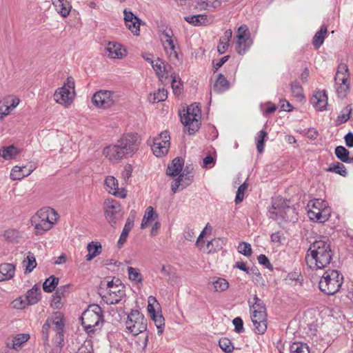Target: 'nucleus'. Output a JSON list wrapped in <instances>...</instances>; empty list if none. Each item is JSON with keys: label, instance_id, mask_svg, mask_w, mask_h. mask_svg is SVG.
I'll use <instances>...</instances> for the list:
<instances>
[{"label": "nucleus", "instance_id": "nucleus-1", "mask_svg": "<svg viewBox=\"0 0 353 353\" xmlns=\"http://www.w3.org/2000/svg\"><path fill=\"white\" fill-rule=\"evenodd\" d=\"M141 141L137 133L124 134L115 144L105 147L103 154L110 161L127 159L138 151Z\"/></svg>", "mask_w": 353, "mask_h": 353}, {"label": "nucleus", "instance_id": "nucleus-2", "mask_svg": "<svg viewBox=\"0 0 353 353\" xmlns=\"http://www.w3.org/2000/svg\"><path fill=\"white\" fill-rule=\"evenodd\" d=\"M333 252L330 244L319 240L312 243L307 252L305 260L311 269H323L329 265L332 259Z\"/></svg>", "mask_w": 353, "mask_h": 353}, {"label": "nucleus", "instance_id": "nucleus-3", "mask_svg": "<svg viewBox=\"0 0 353 353\" xmlns=\"http://www.w3.org/2000/svg\"><path fill=\"white\" fill-rule=\"evenodd\" d=\"M268 212L269 217L277 221L279 225L285 223H294L299 219L296 208L289 205L288 201L281 196L272 198Z\"/></svg>", "mask_w": 353, "mask_h": 353}, {"label": "nucleus", "instance_id": "nucleus-4", "mask_svg": "<svg viewBox=\"0 0 353 353\" xmlns=\"http://www.w3.org/2000/svg\"><path fill=\"white\" fill-rule=\"evenodd\" d=\"M343 283V276L336 270H326L319 283V290L326 295L338 292Z\"/></svg>", "mask_w": 353, "mask_h": 353}, {"label": "nucleus", "instance_id": "nucleus-5", "mask_svg": "<svg viewBox=\"0 0 353 353\" xmlns=\"http://www.w3.org/2000/svg\"><path fill=\"white\" fill-rule=\"evenodd\" d=\"M81 325L87 333H94L99 323L103 321L101 307L97 304H91L81 316Z\"/></svg>", "mask_w": 353, "mask_h": 353}, {"label": "nucleus", "instance_id": "nucleus-6", "mask_svg": "<svg viewBox=\"0 0 353 353\" xmlns=\"http://www.w3.org/2000/svg\"><path fill=\"white\" fill-rule=\"evenodd\" d=\"M179 116L189 134H194L199 129L201 109L196 103L191 104L185 110L180 112Z\"/></svg>", "mask_w": 353, "mask_h": 353}, {"label": "nucleus", "instance_id": "nucleus-7", "mask_svg": "<svg viewBox=\"0 0 353 353\" xmlns=\"http://www.w3.org/2000/svg\"><path fill=\"white\" fill-rule=\"evenodd\" d=\"M74 94V80L72 77H69L63 85L56 90L54 97L57 103L68 107L72 102Z\"/></svg>", "mask_w": 353, "mask_h": 353}, {"label": "nucleus", "instance_id": "nucleus-8", "mask_svg": "<svg viewBox=\"0 0 353 353\" xmlns=\"http://www.w3.org/2000/svg\"><path fill=\"white\" fill-rule=\"evenodd\" d=\"M146 321L143 314L139 310H132L128 316V319L125 322L126 328L131 334L136 336L146 330Z\"/></svg>", "mask_w": 353, "mask_h": 353}, {"label": "nucleus", "instance_id": "nucleus-9", "mask_svg": "<svg viewBox=\"0 0 353 353\" xmlns=\"http://www.w3.org/2000/svg\"><path fill=\"white\" fill-rule=\"evenodd\" d=\"M105 217L112 227H114L123 218V212L120 203L116 200L105 201Z\"/></svg>", "mask_w": 353, "mask_h": 353}, {"label": "nucleus", "instance_id": "nucleus-10", "mask_svg": "<svg viewBox=\"0 0 353 353\" xmlns=\"http://www.w3.org/2000/svg\"><path fill=\"white\" fill-rule=\"evenodd\" d=\"M118 98L114 92L101 90L94 93L92 101L98 108H108L118 101Z\"/></svg>", "mask_w": 353, "mask_h": 353}, {"label": "nucleus", "instance_id": "nucleus-11", "mask_svg": "<svg viewBox=\"0 0 353 353\" xmlns=\"http://www.w3.org/2000/svg\"><path fill=\"white\" fill-rule=\"evenodd\" d=\"M170 139L167 131L162 132L159 137L154 139L152 150L156 157H161L168 153L170 145Z\"/></svg>", "mask_w": 353, "mask_h": 353}, {"label": "nucleus", "instance_id": "nucleus-12", "mask_svg": "<svg viewBox=\"0 0 353 353\" xmlns=\"http://www.w3.org/2000/svg\"><path fill=\"white\" fill-rule=\"evenodd\" d=\"M236 37V50L238 54H243L252 44L250 34L246 26L239 28Z\"/></svg>", "mask_w": 353, "mask_h": 353}, {"label": "nucleus", "instance_id": "nucleus-13", "mask_svg": "<svg viewBox=\"0 0 353 353\" xmlns=\"http://www.w3.org/2000/svg\"><path fill=\"white\" fill-rule=\"evenodd\" d=\"M250 317L254 332L256 334H263L265 333V310H252Z\"/></svg>", "mask_w": 353, "mask_h": 353}, {"label": "nucleus", "instance_id": "nucleus-14", "mask_svg": "<svg viewBox=\"0 0 353 353\" xmlns=\"http://www.w3.org/2000/svg\"><path fill=\"white\" fill-rule=\"evenodd\" d=\"M118 288L109 290L108 296L102 295L101 293H99V295L107 304L113 305L119 303L125 295V293L123 285H120Z\"/></svg>", "mask_w": 353, "mask_h": 353}, {"label": "nucleus", "instance_id": "nucleus-15", "mask_svg": "<svg viewBox=\"0 0 353 353\" xmlns=\"http://www.w3.org/2000/svg\"><path fill=\"white\" fill-rule=\"evenodd\" d=\"M123 13L126 27L132 33L138 35L140 31L141 20L130 11L125 10Z\"/></svg>", "mask_w": 353, "mask_h": 353}, {"label": "nucleus", "instance_id": "nucleus-16", "mask_svg": "<svg viewBox=\"0 0 353 353\" xmlns=\"http://www.w3.org/2000/svg\"><path fill=\"white\" fill-rule=\"evenodd\" d=\"M105 184L109 188L108 192L113 195L124 199L126 197V191L124 188H119L117 179L112 176H108L105 178Z\"/></svg>", "mask_w": 353, "mask_h": 353}, {"label": "nucleus", "instance_id": "nucleus-17", "mask_svg": "<svg viewBox=\"0 0 353 353\" xmlns=\"http://www.w3.org/2000/svg\"><path fill=\"white\" fill-rule=\"evenodd\" d=\"M310 102L318 111L326 110L327 105V96L325 90H319L310 99Z\"/></svg>", "mask_w": 353, "mask_h": 353}, {"label": "nucleus", "instance_id": "nucleus-18", "mask_svg": "<svg viewBox=\"0 0 353 353\" xmlns=\"http://www.w3.org/2000/svg\"><path fill=\"white\" fill-rule=\"evenodd\" d=\"M108 56L112 59H121L125 55L126 50L119 43L110 41L105 47Z\"/></svg>", "mask_w": 353, "mask_h": 353}, {"label": "nucleus", "instance_id": "nucleus-19", "mask_svg": "<svg viewBox=\"0 0 353 353\" xmlns=\"http://www.w3.org/2000/svg\"><path fill=\"white\" fill-rule=\"evenodd\" d=\"M184 160L180 157L174 159L166 170V174L171 176L179 175L183 170Z\"/></svg>", "mask_w": 353, "mask_h": 353}, {"label": "nucleus", "instance_id": "nucleus-20", "mask_svg": "<svg viewBox=\"0 0 353 353\" xmlns=\"http://www.w3.org/2000/svg\"><path fill=\"white\" fill-rule=\"evenodd\" d=\"M52 2L57 12L63 17H66L69 15L72 8L69 1L67 0H52Z\"/></svg>", "mask_w": 353, "mask_h": 353}, {"label": "nucleus", "instance_id": "nucleus-21", "mask_svg": "<svg viewBox=\"0 0 353 353\" xmlns=\"http://www.w3.org/2000/svg\"><path fill=\"white\" fill-rule=\"evenodd\" d=\"M230 88V83L221 73L217 75L216 79L213 85L214 92L222 93Z\"/></svg>", "mask_w": 353, "mask_h": 353}, {"label": "nucleus", "instance_id": "nucleus-22", "mask_svg": "<svg viewBox=\"0 0 353 353\" xmlns=\"http://www.w3.org/2000/svg\"><path fill=\"white\" fill-rule=\"evenodd\" d=\"M26 168V166H14L10 172L11 179L13 181L21 180L25 176H29L33 172L32 168L25 170Z\"/></svg>", "mask_w": 353, "mask_h": 353}, {"label": "nucleus", "instance_id": "nucleus-23", "mask_svg": "<svg viewBox=\"0 0 353 353\" xmlns=\"http://www.w3.org/2000/svg\"><path fill=\"white\" fill-rule=\"evenodd\" d=\"M15 267L11 263H3L0 265V281L9 280L14 276Z\"/></svg>", "mask_w": 353, "mask_h": 353}, {"label": "nucleus", "instance_id": "nucleus-24", "mask_svg": "<svg viewBox=\"0 0 353 353\" xmlns=\"http://www.w3.org/2000/svg\"><path fill=\"white\" fill-rule=\"evenodd\" d=\"M327 34V27L325 25H322L312 39V44L316 49H319L323 45Z\"/></svg>", "mask_w": 353, "mask_h": 353}, {"label": "nucleus", "instance_id": "nucleus-25", "mask_svg": "<svg viewBox=\"0 0 353 353\" xmlns=\"http://www.w3.org/2000/svg\"><path fill=\"white\" fill-rule=\"evenodd\" d=\"M20 153V150L14 145L0 149V157L6 160L13 159Z\"/></svg>", "mask_w": 353, "mask_h": 353}, {"label": "nucleus", "instance_id": "nucleus-26", "mask_svg": "<svg viewBox=\"0 0 353 353\" xmlns=\"http://www.w3.org/2000/svg\"><path fill=\"white\" fill-rule=\"evenodd\" d=\"M41 299L40 288L34 285L27 292L26 299L29 305L36 304Z\"/></svg>", "mask_w": 353, "mask_h": 353}, {"label": "nucleus", "instance_id": "nucleus-27", "mask_svg": "<svg viewBox=\"0 0 353 353\" xmlns=\"http://www.w3.org/2000/svg\"><path fill=\"white\" fill-rule=\"evenodd\" d=\"M87 250L88 254L86 255L85 259L87 261H91L101 253L102 248L99 242L91 241L88 244Z\"/></svg>", "mask_w": 353, "mask_h": 353}, {"label": "nucleus", "instance_id": "nucleus-28", "mask_svg": "<svg viewBox=\"0 0 353 353\" xmlns=\"http://www.w3.org/2000/svg\"><path fill=\"white\" fill-rule=\"evenodd\" d=\"M223 241L220 239H213L208 241L203 251L212 254L220 251L223 248Z\"/></svg>", "mask_w": 353, "mask_h": 353}, {"label": "nucleus", "instance_id": "nucleus-29", "mask_svg": "<svg viewBox=\"0 0 353 353\" xmlns=\"http://www.w3.org/2000/svg\"><path fill=\"white\" fill-rule=\"evenodd\" d=\"M152 66L159 79L168 77L167 65L162 59H158Z\"/></svg>", "mask_w": 353, "mask_h": 353}, {"label": "nucleus", "instance_id": "nucleus-30", "mask_svg": "<svg viewBox=\"0 0 353 353\" xmlns=\"http://www.w3.org/2000/svg\"><path fill=\"white\" fill-rule=\"evenodd\" d=\"M232 35V31L228 29L225 31L223 36L219 39V43L217 47V50L219 54H223L228 49L229 46L228 43Z\"/></svg>", "mask_w": 353, "mask_h": 353}, {"label": "nucleus", "instance_id": "nucleus-31", "mask_svg": "<svg viewBox=\"0 0 353 353\" xmlns=\"http://www.w3.org/2000/svg\"><path fill=\"white\" fill-rule=\"evenodd\" d=\"M325 170L329 172H334L338 174L343 177L347 176V171L345 166L341 162L335 161L330 164V165L325 168Z\"/></svg>", "mask_w": 353, "mask_h": 353}, {"label": "nucleus", "instance_id": "nucleus-32", "mask_svg": "<svg viewBox=\"0 0 353 353\" xmlns=\"http://www.w3.org/2000/svg\"><path fill=\"white\" fill-rule=\"evenodd\" d=\"M55 213L51 208H42L31 218V223H37L39 221H50L49 219V213Z\"/></svg>", "mask_w": 353, "mask_h": 353}, {"label": "nucleus", "instance_id": "nucleus-33", "mask_svg": "<svg viewBox=\"0 0 353 353\" xmlns=\"http://www.w3.org/2000/svg\"><path fill=\"white\" fill-rule=\"evenodd\" d=\"M316 204H318V205L320 204V202L319 201V200L314 202L312 204V207L316 208L317 211L316 212V211L310 210L308 211V216L312 221H316V222H319V223H325L326 221V218L325 216H322L321 209L319 208L316 207Z\"/></svg>", "mask_w": 353, "mask_h": 353}, {"label": "nucleus", "instance_id": "nucleus-34", "mask_svg": "<svg viewBox=\"0 0 353 353\" xmlns=\"http://www.w3.org/2000/svg\"><path fill=\"white\" fill-rule=\"evenodd\" d=\"M352 111V109L351 105L349 104L346 105L337 117L336 119V125L338 126L346 123L350 119Z\"/></svg>", "mask_w": 353, "mask_h": 353}, {"label": "nucleus", "instance_id": "nucleus-35", "mask_svg": "<svg viewBox=\"0 0 353 353\" xmlns=\"http://www.w3.org/2000/svg\"><path fill=\"white\" fill-rule=\"evenodd\" d=\"M185 20L194 26L206 25L208 23V17L205 14H197L185 17Z\"/></svg>", "mask_w": 353, "mask_h": 353}, {"label": "nucleus", "instance_id": "nucleus-36", "mask_svg": "<svg viewBox=\"0 0 353 353\" xmlns=\"http://www.w3.org/2000/svg\"><path fill=\"white\" fill-rule=\"evenodd\" d=\"M59 284V278L52 275L46 279L43 284V289L46 292H52Z\"/></svg>", "mask_w": 353, "mask_h": 353}, {"label": "nucleus", "instance_id": "nucleus-37", "mask_svg": "<svg viewBox=\"0 0 353 353\" xmlns=\"http://www.w3.org/2000/svg\"><path fill=\"white\" fill-rule=\"evenodd\" d=\"M32 225L34 227L35 233L37 235L42 234L44 232L49 230L52 226L53 223L52 221H39L37 223H31Z\"/></svg>", "mask_w": 353, "mask_h": 353}, {"label": "nucleus", "instance_id": "nucleus-38", "mask_svg": "<svg viewBox=\"0 0 353 353\" xmlns=\"http://www.w3.org/2000/svg\"><path fill=\"white\" fill-rule=\"evenodd\" d=\"M292 94L294 97L296 98L299 101L305 99L303 94V90L299 82L297 81H292L290 84Z\"/></svg>", "mask_w": 353, "mask_h": 353}, {"label": "nucleus", "instance_id": "nucleus-39", "mask_svg": "<svg viewBox=\"0 0 353 353\" xmlns=\"http://www.w3.org/2000/svg\"><path fill=\"white\" fill-rule=\"evenodd\" d=\"M154 216L155 218H157L158 214L155 213L154 208L152 206L148 207L146 208L143 218L142 219L141 228L142 229L146 228L148 225L149 223L154 219Z\"/></svg>", "mask_w": 353, "mask_h": 353}, {"label": "nucleus", "instance_id": "nucleus-40", "mask_svg": "<svg viewBox=\"0 0 353 353\" xmlns=\"http://www.w3.org/2000/svg\"><path fill=\"white\" fill-rule=\"evenodd\" d=\"M336 158L340 160L342 163H345L346 161L349 160L350 151L344 146L339 145L336 147L334 151Z\"/></svg>", "mask_w": 353, "mask_h": 353}, {"label": "nucleus", "instance_id": "nucleus-41", "mask_svg": "<svg viewBox=\"0 0 353 353\" xmlns=\"http://www.w3.org/2000/svg\"><path fill=\"white\" fill-rule=\"evenodd\" d=\"M250 305V311L252 310H265V303L263 301L256 295H254L252 299L248 301Z\"/></svg>", "mask_w": 353, "mask_h": 353}, {"label": "nucleus", "instance_id": "nucleus-42", "mask_svg": "<svg viewBox=\"0 0 353 353\" xmlns=\"http://www.w3.org/2000/svg\"><path fill=\"white\" fill-rule=\"evenodd\" d=\"M30 339L28 334H19L14 337L12 341V348L17 350L25 342L28 341Z\"/></svg>", "mask_w": 353, "mask_h": 353}, {"label": "nucleus", "instance_id": "nucleus-43", "mask_svg": "<svg viewBox=\"0 0 353 353\" xmlns=\"http://www.w3.org/2000/svg\"><path fill=\"white\" fill-rule=\"evenodd\" d=\"M128 277L132 281H136L138 283H141L143 276L138 269L132 267L128 268Z\"/></svg>", "mask_w": 353, "mask_h": 353}, {"label": "nucleus", "instance_id": "nucleus-44", "mask_svg": "<svg viewBox=\"0 0 353 353\" xmlns=\"http://www.w3.org/2000/svg\"><path fill=\"white\" fill-rule=\"evenodd\" d=\"M336 93L339 97L344 99L350 90V83L348 81L341 82L336 85Z\"/></svg>", "mask_w": 353, "mask_h": 353}, {"label": "nucleus", "instance_id": "nucleus-45", "mask_svg": "<svg viewBox=\"0 0 353 353\" xmlns=\"http://www.w3.org/2000/svg\"><path fill=\"white\" fill-rule=\"evenodd\" d=\"M291 353H310V350L306 343H294L290 346Z\"/></svg>", "mask_w": 353, "mask_h": 353}, {"label": "nucleus", "instance_id": "nucleus-46", "mask_svg": "<svg viewBox=\"0 0 353 353\" xmlns=\"http://www.w3.org/2000/svg\"><path fill=\"white\" fill-rule=\"evenodd\" d=\"M171 85L173 90V92L175 95L178 96L182 92L183 84L181 83V79L179 78V80H177L175 74H171Z\"/></svg>", "mask_w": 353, "mask_h": 353}, {"label": "nucleus", "instance_id": "nucleus-47", "mask_svg": "<svg viewBox=\"0 0 353 353\" xmlns=\"http://www.w3.org/2000/svg\"><path fill=\"white\" fill-rule=\"evenodd\" d=\"M152 320L154 321V323L157 327L158 330V334L161 335L164 330L165 327V323H164V318L162 314H155L152 316H151Z\"/></svg>", "mask_w": 353, "mask_h": 353}, {"label": "nucleus", "instance_id": "nucleus-48", "mask_svg": "<svg viewBox=\"0 0 353 353\" xmlns=\"http://www.w3.org/2000/svg\"><path fill=\"white\" fill-rule=\"evenodd\" d=\"M219 345L221 349L225 353H231L234 350L232 343L228 338H222L219 341Z\"/></svg>", "mask_w": 353, "mask_h": 353}, {"label": "nucleus", "instance_id": "nucleus-49", "mask_svg": "<svg viewBox=\"0 0 353 353\" xmlns=\"http://www.w3.org/2000/svg\"><path fill=\"white\" fill-rule=\"evenodd\" d=\"M214 290L216 292H223L226 290L229 287L228 282L223 278H218L215 281L213 282Z\"/></svg>", "mask_w": 353, "mask_h": 353}, {"label": "nucleus", "instance_id": "nucleus-50", "mask_svg": "<svg viewBox=\"0 0 353 353\" xmlns=\"http://www.w3.org/2000/svg\"><path fill=\"white\" fill-rule=\"evenodd\" d=\"M27 265L26 266V272H31L37 266L36 259L33 253L29 252L27 256Z\"/></svg>", "mask_w": 353, "mask_h": 353}, {"label": "nucleus", "instance_id": "nucleus-51", "mask_svg": "<svg viewBox=\"0 0 353 353\" xmlns=\"http://www.w3.org/2000/svg\"><path fill=\"white\" fill-rule=\"evenodd\" d=\"M247 188H248V184L245 182H244L243 184H241L238 188L235 200H234L235 203L236 205L241 203L243 201V197H244V192L247 190Z\"/></svg>", "mask_w": 353, "mask_h": 353}, {"label": "nucleus", "instance_id": "nucleus-52", "mask_svg": "<svg viewBox=\"0 0 353 353\" xmlns=\"http://www.w3.org/2000/svg\"><path fill=\"white\" fill-rule=\"evenodd\" d=\"M238 252L241 254L246 256H250L252 254V248L250 243L241 242L238 245Z\"/></svg>", "mask_w": 353, "mask_h": 353}, {"label": "nucleus", "instance_id": "nucleus-53", "mask_svg": "<svg viewBox=\"0 0 353 353\" xmlns=\"http://www.w3.org/2000/svg\"><path fill=\"white\" fill-rule=\"evenodd\" d=\"M168 97V92L165 89H159L157 92L154 93L152 102H160L165 101Z\"/></svg>", "mask_w": 353, "mask_h": 353}, {"label": "nucleus", "instance_id": "nucleus-54", "mask_svg": "<svg viewBox=\"0 0 353 353\" xmlns=\"http://www.w3.org/2000/svg\"><path fill=\"white\" fill-rule=\"evenodd\" d=\"M3 236L7 241L13 242L20 236V234L17 230H8L4 232Z\"/></svg>", "mask_w": 353, "mask_h": 353}, {"label": "nucleus", "instance_id": "nucleus-55", "mask_svg": "<svg viewBox=\"0 0 353 353\" xmlns=\"http://www.w3.org/2000/svg\"><path fill=\"white\" fill-rule=\"evenodd\" d=\"M265 141V128L262 129L259 133V137L256 140V148L259 153H262L263 150V143Z\"/></svg>", "mask_w": 353, "mask_h": 353}, {"label": "nucleus", "instance_id": "nucleus-56", "mask_svg": "<svg viewBox=\"0 0 353 353\" xmlns=\"http://www.w3.org/2000/svg\"><path fill=\"white\" fill-rule=\"evenodd\" d=\"M12 305L14 309L22 310L27 305H29V304H28L26 299L23 300L21 297H19L12 302Z\"/></svg>", "mask_w": 353, "mask_h": 353}, {"label": "nucleus", "instance_id": "nucleus-57", "mask_svg": "<svg viewBox=\"0 0 353 353\" xmlns=\"http://www.w3.org/2000/svg\"><path fill=\"white\" fill-rule=\"evenodd\" d=\"M232 323L234 325V332L242 333L244 331L243 321L241 317H236L233 319Z\"/></svg>", "mask_w": 353, "mask_h": 353}, {"label": "nucleus", "instance_id": "nucleus-58", "mask_svg": "<svg viewBox=\"0 0 353 353\" xmlns=\"http://www.w3.org/2000/svg\"><path fill=\"white\" fill-rule=\"evenodd\" d=\"M184 173L179 175L177 179L174 180L171 185V189L173 193H176L180 186L183 187V184L181 182L183 181Z\"/></svg>", "mask_w": 353, "mask_h": 353}, {"label": "nucleus", "instance_id": "nucleus-59", "mask_svg": "<svg viewBox=\"0 0 353 353\" xmlns=\"http://www.w3.org/2000/svg\"><path fill=\"white\" fill-rule=\"evenodd\" d=\"M132 213H135L134 211L131 212L130 216L127 219L126 223L124 225L123 230H125L126 232H130L134 226V221L135 218V214H132Z\"/></svg>", "mask_w": 353, "mask_h": 353}, {"label": "nucleus", "instance_id": "nucleus-60", "mask_svg": "<svg viewBox=\"0 0 353 353\" xmlns=\"http://www.w3.org/2000/svg\"><path fill=\"white\" fill-rule=\"evenodd\" d=\"M63 296H61L58 292H55L52 294V298L51 301V306L54 308L59 309L61 307V300Z\"/></svg>", "mask_w": 353, "mask_h": 353}, {"label": "nucleus", "instance_id": "nucleus-61", "mask_svg": "<svg viewBox=\"0 0 353 353\" xmlns=\"http://www.w3.org/2000/svg\"><path fill=\"white\" fill-rule=\"evenodd\" d=\"M283 237V234L281 232H276L271 234L270 239L271 242L274 244L276 246H279L281 245V239Z\"/></svg>", "mask_w": 353, "mask_h": 353}, {"label": "nucleus", "instance_id": "nucleus-62", "mask_svg": "<svg viewBox=\"0 0 353 353\" xmlns=\"http://www.w3.org/2000/svg\"><path fill=\"white\" fill-rule=\"evenodd\" d=\"M11 110H12V108L9 105L0 102V119H3L5 116L10 114Z\"/></svg>", "mask_w": 353, "mask_h": 353}, {"label": "nucleus", "instance_id": "nucleus-63", "mask_svg": "<svg viewBox=\"0 0 353 353\" xmlns=\"http://www.w3.org/2000/svg\"><path fill=\"white\" fill-rule=\"evenodd\" d=\"M350 73H336L334 81L336 85H338L341 82L348 81Z\"/></svg>", "mask_w": 353, "mask_h": 353}, {"label": "nucleus", "instance_id": "nucleus-64", "mask_svg": "<svg viewBox=\"0 0 353 353\" xmlns=\"http://www.w3.org/2000/svg\"><path fill=\"white\" fill-rule=\"evenodd\" d=\"M132 170L133 167L131 164L128 163L125 165L124 170L122 172V177L125 181H128L130 178Z\"/></svg>", "mask_w": 353, "mask_h": 353}]
</instances>
